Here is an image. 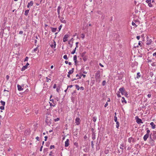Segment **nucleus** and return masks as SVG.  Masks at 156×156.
Returning <instances> with one entry per match:
<instances>
[{"instance_id": "nucleus-1", "label": "nucleus", "mask_w": 156, "mask_h": 156, "mask_svg": "<svg viewBox=\"0 0 156 156\" xmlns=\"http://www.w3.org/2000/svg\"><path fill=\"white\" fill-rule=\"evenodd\" d=\"M149 138H151L155 140H156V131H153L152 133L150 134Z\"/></svg>"}, {"instance_id": "nucleus-2", "label": "nucleus", "mask_w": 156, "mask_h": 156, "mask_svg": "<svg viewBox=\"0 0 156 156\" xmlns=\"http://www.w3.org/2000/svg\"><path fill=\"white\" fill-rule=\"evenodd\" d=\"M100 77V72L99 70L97 71L95 74V78L96 80L99 79Z\"/></svg>"}, {"instance_id": "nucleus-3", "label": "nucleus", "mask_w": 156, "mask_h": 156, "mask_svg": "<svg viewBox=\"0 0 156 156\" xmlns=\"http://www.w3.org/2000/svg\"><path fill=\"white\" fill-rule=\"evenodd\" d=\"M51 120L48 116H46L45 122L48 125L49 123H50V124H51Z\"/></svg>"}, {"instance_id": "nucleus-4", "label": "nucleus", "mask_w": 156, "mask_h": 156, "mask_svg": "<svg viewBox=\"0 0 156 156\" xmlns=\"http://www.w3.org/2000/svg\"><path fill=\"white\" fill-rule=\"evenodd\" d=\"M119 91L121 93L122 95H123L126 92L124 87H121L119 89Z\"/></svg>"}, {"instance_id": "nucleus-5", "label": "nucleus", "mask_w": 156, "mask_h": 156, "mask_svg": "<svg viewBox=\"0 0 156 156\" xmlns=\"http://www.w3.org/2000/svg\"><path fill=\"white\" fill-rule=\"evenodd\" d=\"M135 119L136 120V122L138 124L143 123V122L142 121V120L139 119L138 116H136L135 117Z\"/></svg>"}, {"instance_id": "nucleus-6", "label": "nucleus", "mask_w": 156, "mask_h": 156, "mask_svg": "<svg viewBox=\"0 0 156 156\" xmlns=\"http://www.w3.org/2000/svg\"><path fill=\"white\" fill-rule=\"evenodd\" d=\"M58 17L59 19L60 20L62 23L65 24L66 23V21L65 20H64L63 17H61L60 15H59V16L58 15Z\"/></svg>"}, {"instance_id": "nucleus-7", "label": "nucleus", "mask_w": 156, "mask_h": 156, "mask_svg": "<svg viewBox=\"0 0 156 156\" xmlns=\"http://www.w3.org/2000/svg\"><path fill=\"white\" fill-rule=\"evenodd\" d=\"M155 140L149 138V143L151 145L153 146L154 145Z\"/></svg>"}, {"instance_id": "nucleus-8", "label": "nucleus", "mask_w": 156, "mask_h": 156, "mask_svg": "<svg viewBox=\"0 0 156 156\" xmlns=\"http://www.w3.org/2000/svg\"><path fill=\"white\" fill-rule=\"evenodd\" d=\"M152 41L151 39H150L148 37H147V41H146V44L147 45H149L151 44Z\"/></svg>"}, {"instance_id": "nucleus-9", "label": "nucleus", "mask_w": 156, "mask_h": 156, "mask_svg": "<svg viewBox=\"0 0 156 156\" xmlns=\"http://www.w3.org/2000/svg\"><path fill=\"white\" fill-rule=\"evenodd\" d=\"M29 65V64L27 62L26 64L24 66H23L22 68V69H21V70L22 71H24L26 69H27V66H28Z\"/></svg>"}, {"instance_id": "nucleus-10", "label": "nucleus", "mask_w": 156, "mask_h": 156, "mask_svg": "<svg viewBox=\"0 0 156 156\" xmlns=\"http://www.w3.org/2000/svg\"><path fill=\"white\" fill-rule=\"evenodd\" d=\"M69 37V35L68 34H66L64 35L63 38V41L64 42L67 41V38Z\"/></svg>"}, {"instance_id": "nucleus-11", "label": "nucleus", "mask_w": 156, "mask_h": 156, "mask_svg": "<svg viewBox=\"0 0 156 156\" xmlns=\"http://www.w3.org/2000/svg\"><path fill=\"white\" fill-rule=\"evenodd\" d=\"M80 119L79 118H76L75 119V123L78 125L80 124Z\"/></svg>"}, {"instance_id": "nucleus-12", "label": "nucleus", "mask_w": 156, "mask_h": 156, "mask_svg": "<svg viewBox=\"0 0 156 156\" xmlns=\"http://www.w3.org/2000/svg\"><path fill=\"white\" fill-rule=\"evenodd\" d=\"M77 56L76 55H74L73 56V60L74 61L75 65H76L77 63Z\"/></svg>"}, {"instance_id": "nucleus-13", "label": "nucleus", "mask_w": 156, "mask_h": 156, "mask_svg": "<svg viewBox=\"0 0 156 156\" xmlns=\"http://www.w3.org/2000/svg\"><path fill=\"white\" fill-rule=\"evenodd\" d=\"M150 135L146 134L144 135L143 137V139L144 141H146L147 139L149 137Z\"/></svg>"}, {"instance_id": "nucleus-14", "label": "nucleus", "mask_w": 156, "mask_h": 156, "mask_svg": "<svg viewBox=\"0 0 156 156\" xmlns=\"http://www.w3.org/2000/svg\"><path fill=\"white\" fill-rule=\"evenodd\" d=\"M69 145V139H67L66 140V141L65 142V147H67Z\"/></svg>"}, {"instance_id": "nucleus-15", "label": "nucleus", "mask_w": 156, "mask_h": 156, "mask_svg": "<svg viewBox=\"0 0 156 156\" xmlns=\"http://www.w3.org/2000/svg\"><path fill=\"white\" fill-rule=\"evenodd\" d=\"M62 8V7L60 6H58V7L57 9V12H58V15L59 16L60 13V10Z\"/></svg>"}, {"instance_id": "nucleus-16", "label": "nucleus", "mask_w": 156, "mask_h": 156, "mask_svg": "<svg viewBox=\"0 0 156 156\" xmlns=\"http://www.w3.org/2000/svg\"><path fill=\"white\" fill-rule=\"evenodd\" d=\"M33 4V2L32 1H31L30 2H29L28 3L27 5V8H29L30 7V6H32Z\"/></svg>"}, {"instance_id": "nucleus-17", "label": "nucleus", "mask_w": 156, "mask_h": 156, "mask_svg": "<svg viewBox=\"0 0 156 156\" xmlns=\"http://www.w3.org/2000/svg\"><path fill=\"white\" fill-rule=\"evenodd\" d=\"M17 87L18 90L19 91H21L23 90V88L19 84L17 85Z\"/></svg>"}, {"instance_id": "nucleus-18", "label": "nucleus", "mask_w": 156, "mask_h": 156, "mask_svg": "<svg viewBox=\"0 0 156 156\" xmlns=\"http://www.w3.org/2000/svg\"><path fill=\"white\" fill-rule=\"evenodd\" d=\"M56 45V44L55 42L54 41H53V44H51L50 45V46L52 48H55V46Z\"/></svg>"}, {"instance_id": "nucleus-19", "label": "nucleus", "mask_w": 156, "mask_h": 156, "mask_svg": "<svg viewBox=\"0 0 156 156\" xmlns=\"http://www.w3.org/2000/svg\"><path fill=\"white\" fill-rule=\"evenodd\" d=\"M74 71V68H73L71 70H70L69 71V72H68V73L69 74H71L73 73Z\"/></svg>"}, {"instance_id": "nucleus-20", "label": "nucleus", "mask_w": 156, "mask_h": 156, "mask_svg": "<svg viewBox=\"0 0 156 156\" xmlns=\"http://www.w3.org/2000/svg\"><path fill=\"white\" fill-rule=\"evenodd\" d=\"M150 125L151 126L152 128L154 129L155 128V125H154L153 122H152L150 123Z\"/></svg>"}, {"instance_id": "nucleus-21", "label": "nucleus", "mask_w": 156, "mask_h": 156, "mask_svg": "<svg viewBox=\"0 0 156 156\" xmlns=\"http://www.w3.org/2000/svg\"><path fill=\"white\" fill-rule=\"evenodd\" d=\"M95 133H92V139L93 140H95Z\"/></svg>"}, {"instance_id": "nucleus-22", "label": "nucleus", "mask_w": 156, "mask_h": 156, "mask_svg": "<svg viewBox=\"0 0 156 156\" xmlns=\"http://www.w3.org/2000/svg\"><path fill=\"white\" fill-rule=\"evenodd\" d=\"M141 74L140 72H138L137 73V75L136 76V78L139 79L141 77Z\"/></svg>"}, {"instance_id": "nucleus-23", "label": "nucleus", "mask_w": 156, "mask_h": 156, "mask_svg": "<svg viewBox=\"0 0 156 156\" xmlns=\"http://www.w3.org/2000/svg\"><path fill=\"white\" fill-rule=\"evenodd\" d=\"M48 148H45L43 150V152L44 153H47V154L48 153Z\"/></svg>"}, {"instance_id": "nucleus-24", "label": "nucleus", "mask_w": 156, "mask_h": 156, "mask_svg": "<svg viewBox=\"0 0 156 156\" xmlns=\"http://www.w3.org/2000/svg\"><path fill=\"white\" fill-rule=\"evenodd\" d=\"M51 31L53 32H55L57 28H53L52 27H51Z\"/></svg>"}, {"instance_id": "nucleus-25", "label": "nucleus", "mask_w": 156, "mask_h": 156, "mask_svg": "<svg viewBox=\"0 0 156 156\" xmlns=\"http://www.w3.org/2000/svg\"><path fill=\"white\" fill-rule=\"evenodd\" d=\"M146 130H147V133H146V134H148V135H150V130L148 128H146Z\"/></svg>"}, {"instance_id": "nucleus-26", "label": "nucleus", "mask_w": 156, "mask_h": 156, "mask_svg": "<svg viewBox=\"0 0 156 156\" xmlns=\"http://www.w3.org/2000/svg\"><path fill=\"white\" fill-rule=\"evenodd\" d=\"M124 144L123 143H122L121 144V146L120 147V148L122 149L121 152L122 153L123 152V147H124Z\"/></svg>"}, {"instance_id": "nucleus-27", "label": "nucleus", "mask_w": 156, "mask_h": 156, "mask_svg": "<svg viewBox=\"0 0 156 156\" xmlns=\"http://www.w3.org/2000/svg\"><path fill=\"white\" fill-rule=\"evenodd\" d=\"M122 103L124 102L125 103H127V101H126L125 100V98L124 97H122Z\"/></svg>"}, {"instance_id": "nucleus-28", "label": "nucleus", "mask_w": 156, "mask_h": 156, "mask_svg": "<svg viewBox=\"0 0 156 156\" xmlns=\"http://www.w3.org/2000/svg\"><path fill=\"white\" fill-rule=\"evenodd\" d=\"M116 122V127L117 129H119V122L117 121Z\"/></svg>"}, {"instance_id": "nucleus-29", "label": "nucleus", "mask_w": 156, "mask_h": 156, "mask_svg": "<svg viewBox=\"0 0 156 156\" xmlns=\"http://www.w3.org/2000/svg\"><path fill=\"white\" fill-rule=\"evenodd\" d=\"M132 139H133V137H129L128 139V142L129 143H131V141H132Z\"/></svg>"}, {"instance_id": "nucleus-30", "label": "nucleus", "mask_w": 156, "mask_h": 156, "mask_svg": "<svg viewBox=\"0 0 156 156\" xmlns=\"http://www.w3.org/2000/svg\"><path fill=\"white\" fill-rule=\"evenodd\" d=\"M29 10H27L25 11V15L26 16H27L28 14V13L29 12Z\"/></svg>"}, {"instance_id": "nucleus-31", "label": "nucleus", "mask_w": 156, "mask_h": 156, "mask_svg": "<svg viewBox=\"0 0 156 156\" xmlns=\"http://www.w3.org/2000/svg\"><path fill=\"white\" fill-rule=\"evenodd\" d=\"M97 119V118L96 117H93L92 120L94 122H95Z\"/></svg>"}, {"instance_id": "nucleus-32", "label": "nucleus", "mask_w": 156, "mask_h": 156, "mask_svg": "<svg viewBox=\"0 0 156 156\" xmlns=\"http://www.w3.org/2000/svg\"><path fill=\"white\" fill-rule=\"evenodd\" d=\"M60 87L59 85L57 87V88H56V91L58 92H59V91L60 90Z\"/></svg>"}, {"instance_id": "nucleus-33", "label": "nucleus", "mask_w": 156, "mask_h": 156, "mask_svg": "<svg viewBox=\"0 0 156 156\" xmlns=\"http://www.w3.org/2000/svg\"><path fill=\"white\" fill-rule=\"evenodd\" d=\"M0 102L1 103L2 105L3 106H4L5 105V102L2 101H1Z\"/></svg>"}, {"instance_id": "nucleus-34", "label": "nucleus", "mask_w": 156, "mask_h": 156, "mask_svg": "<svg viewBox=\"0 0 156 156\" xmlns=\"http://www.w3.org/2000/svg\"><path fill=\"white\" fill-rule=\"evenodd\" d=\"M81 76H82V75H81L80 76H79V77L78 78H77L76 79V78H73V79L72 80V81H74V80H77V79H80L81 78Z\"/></svg>"}, {"instance_id": "nucleus-35", "label": "nucleus", "mask_w": 156, "mask_h": 156, "mask_svg": "<svg viewBox=\"0 0 156 156\" xmlns=\"http://www.w3.org/2000/svg\"><path fill=\"white\" fill-rule=\"evenodd\" d=\"M154 5L152 4L151 2H149L148 4V6H149V7H152L153 6V5Z\"/></svg>"}, {"instance_id": "nucleus-36", "label": "nucleus", "mask_w": 156, "mask_h": 156, "mask_svg": "<svg viewBox=\"0 0 156 156\" xmlns=\"http://www.w3.org/2000/svg\"><path fill=\"white\" fill-rule=\"evenodd\" d=\"M86 53V51H84V52L82 53L81 54V56L82 57H85V54Z\"/></svg>"}, {"instance_id": "nucleus-37", "label": "nucleus", "mask_w": 156, "mask_h": 156, "mask_svg": "<svg viewBox=\"0 0 156 156\" xmlns=\"http://www.w3.org/2000/svg\"><path fill=\"white\" fill-rule=\"evenodd\" d=\"M120 92L119 91H118L117 93V95L118 97H121V96L120 94Z\"/></svg>"}, {"instance_id": "nucleus-38", "label": "nucleus", "mask_w": 156, "mask_h": 156, "mask_svg": "<svg viewBox=\"0 0 156 156\" xmlns=\"http://www.w3.org/2000/svg\"><path fill=\"white\" fill-rule=\"evenodd\" d=\"M91 147L92 148H94V141H91Z\"/></svg>"}, {"instance_id": "nucleus-39", "label": "nucleus", "mask_w": 156, "mask_h": 156, "mask_svg": "<svg viewBox=\"0 0 156 156\" xmlns=\"http://www.w3.org/2000/svg\"><path fill=\"white\" fill-rule=\"evenodd\" d=\"M132 24L133 26H134L136 28L137 27V25L134 23L133 22L132 23Z\"/></svg>"}, {"instance_id": "nucleus-40", "label": "nucleus", "mask_w": 156, "mask_h": 156, "mask_svg": "<svg viewBox=\"0 0 156 156\" xmlns=\"http://www.w3.org/2000/svg\"><path fill=\"white\" fill-rule=\"evenodd\" d=\"M76 48H75L74 50H73V51L71 52V53L72 54H74L75 53Z\"/></svg>"}, {"instance_id": "nucleus-41", "label": "nucleus", "mask_w": 156, "mask_h": 156, "mask_svg": "<svg viewBox=\"0 0 156 156\" xmlns=\"http://www.w3.org/2000/svg\"><path fill=\"white\" fill-rule=\"evenodd\" d=\"M75 87H76V89L78 90H79L80 89V88L79 86L78 85H77V84L75 85Z\"/></svg>"}, {"instance_id": "nucleus-42", "label": "nucleus", "mask_w": 156, "mask_h": 156, "mask_svg": "<svg viewBox=\"0 0 156 156\" xmlns=\"http://www.w3.org/2000/svg\"><path fill=\"white\" fill-rule=\"evenodd\" d=\"M49 104H50V105L51 107V106L55 107L56 105V104H52V103H50V102H49Z\"/></svg>"}, {"instance_id": "nucleus-43", "label": "nucleus", "mask_w": 156, "mask_h": 156, "mask_svg": "<svg viewBox=\"0 0 156 156\" xmlns=\"http://www.w3.org/2000/svg\"><path fill=\"white\" fill-rule=\"evenodd\" d=\"M114 120L115 122H117V118L116 116H114Z\"/></svg>"}, {"instance_id": "nucleus-44", "label": "nucleus", "mask_w": 156, "mask_h": 156, "mask_svg": "<svg viewBox=\"0 0 156 156\" xmlns=\"http://www.w3.org/2000/svg\"><path fill=\"white\" fill-rule=\"evenodd\" d=\"M106 81L105 80L103 81L102 82V86H105L106 84Z\"/></svg>"}, {"instance_id": "nucleus-45", "label": "nucleus", "mask_w": 156, "mask_h": 156, "mask_svg": "<svg viewBox=\"0 0 156 156\" xmlns=\"http://www.w3.org/2000/svg\"><path fill=\"white\" fill-rule=\"evenodd\" d=\"M63 58L66 59V60H67L68 59V57H67V55H65L64 56H63Z\"/></svg>"}, {"instance_id": "nucleus-46", "label": "nucleus", "mask_w": 156, "mask_h": 156, "mask_svg": "<svg viewBox=\"0 0 156 156\" xmlns=\"http://www.w3.org/2000/svg\"><path fill=\"white\" fill-rule=\"evenodd\" d=\"M60 120V118H57L56 119H54V121L55 122H56L57 121H58Z\"/></svg>"}, {"instance_id": "nucleus-47", "label": "nucleus", "mask_w": 156, "mask_h": 156, "mask_svg": "<svg viewBox=\"0 0 156 156\" xmlns=\"http://www.w3.org/2000/svg\"><path fill=\"white\" fill-rule=\"evenodd\" d=\"M151 66H156V62H153L151 64Z\"/></svg>"}, {"instance_id": "nucleus-48", "label": "nucleus", "mask_w": 156, "mask_h": 156, "mask_svg": "<svg viewBox=\"0 0 156 156\" xmlns=\"http://www.w3.org/2000/svg\"><path fill=\"white\" fill-rule=\"evenodd\" d=\"M91 130L92 131V133H95V131L94 130V128H91Z\"/></svg>"}, {"instance_id": "nucleus-49", "label": "nucleus", "mask_w": 156, "mask_h": 156, "mask_svg": "<svg viewBox=\"0 0 156 156\" xmlns=\"http://www.w3.org/2000/svg\"><path fill=\"white\" fill-rule=\"evenodd\" d=\"M55 148V146L54 145H51L50 147V149H52L53 148Z\"/></svg>"}, {"instance_id": "nucleus-50", "label": "nucleus", "mask_w": 156, "mask_h": 156, "mask_svg": "<svg viewBox=\"0 0 156 156\" xmlns=\"http://www.w3.org/2000/svg\"><path fill=\"white\" fill-rule=\"evenodd\" d=\"M85 35L84 34H81V37L83 39L85 37Z\"/></svg>"}, {"instance_id": "nucleus-51", "label": "nucleus", "mask_w": 156, "mask_h": 156, "mask_svg": "<svg viewBox=\"0 0 156 156\" xmlns=\"http://www.w3.org/2000/svg\"><path fill=\"white\" fill-rule=\"evenodd\" d=\"M29 58L28 57H26L24 60V62L27 61L28 60Z\"/></svg>"}, {"instance_id": "nucleus-52", "label": "nucleus", "mask_w": 156, "mask_h": 156, "mask_svg": "<svg viewBox=\"0 0 156 156\" xmlns=\"http://www.w3.org/2000/svg\"><path fill=\"white\" fill-rule=\"evenodd\" d=\"M50 101H51V102L53 104H56V103H55L54 100V99H50Z\"/></svg>"}, {"instance_id": "nucleus-53", "label": "nucleus", "mask_w": 156, "mask_h": 156, "mask_svg": "<svg viewBox=\"0 0 156 156\" xmlns=\"http://www.w3.org/2000/svg\"><path fill=\"white\" fill-rule=\"evenodd\" d=\"M46 81L47 82H49V80H51L50 79L48 78V77H46Z\"/></svg>"}, {"instance_id": "nucleus-54", "label": "nucleus", "mask_w": 156, "mask_h": 156, "mask_svg": "<svg viewBox=\"0 0 156 156\" xmlns=\"http://www.w3.org/2000/svg\"><path fill=\"white\" fill-rule=\"evenodd\" d=\"M62 24L61 25L59 26V27H58V31H60V30H61L62 27Z\"/></svg>"}, {"instance_id": "nucleus-55", "label": "nucleus", "mask_w": 156, "mask_h": 156, "mask_svg": "<svg viewBox=\"0 0 156 156\" xmlns=\"http://www.w3.org/2000/svg\"><path fill=\"white\" fill-rule=\"evenodd\" d=\"M82 58H83V60L85 62V61H86L87 60V58H86V57H82Z\"/></svg>"}, {"instance_id": "nucleus-56", "label": "nucleus", "mask_w": 156, "mask_h": 156, "mask_svg": "<svg viewBox=\"0 0 156 156\" xmlns=\"http://www.w3.org/2000/svg\"><path fill=\"white\" fill-rule=\"evenodd\" d=\"M0 109L2 110H4V106H2L0 107Z\"/></svg>"}, {"instance_id": "nucleus-57", "label": "nucleus", "mask_w": 156, "mask_h": 156, "mask_svg": "<svg viewBox=\"0 0 156 156\" xmlns=\"http://www.w3.org/2000/svg\"><path fill=\"white\" fill-rule=\"evenodd\" d=\"M52 153H52V151H51L49 154V155L50 156H54V155L52 154Z\"/></svg>"}, {"instance_id": "nucleus-58", "label": "nucleus", "mask_w": 156, "mask_h": 156, "mask_svg": "<svg viewBox=\"0 0 156 156\" xmlns=\"http://www.w3.org/2000/svg\"><path fill=\"white\" fill-rule=\"evenodd\" d=\"M29 91V90L28 89H27L24 92V93L25 94H27Z\"/></svg>"}, {"instance_id": "nucleus-59", "label": "nucleus", "mask_w": 156, "mask_h": 156, "mask_svg": "<svg viewBox=\"0 0 156 156\" xmlns=\"http://www.w3.org/2000/svg\"><path fill=\"white\" fill-rule=\"evenodd\" d=\"M151 2V0H147L146 1V2L148 4L149 2Z\"/></svg>"}, {"instance_id": "nucleus-60", "label": "nucleus", "mask_w": 156, "mask_h": 156, "mask_svg": "<svg viewBox=\"0 0 156 156\" xmlns=\"http://www.w3.org/2000/svg\"><path fill=\"white\" fill-rule=\"evenodd\" d=\"M151 94H148V95H147V97L148 98H150L151 97Z\"/></svg>"}, {"instance_id": "nucleus-61", "label": "nucleus", "mask_w": 156, "mask_h": 156, "mask_svg": "<svg viewBox=\"0 0 156 156\" xmlns=\"http://www.w3.org/2000/svg\"><path fill=\"white\" fill-rule=\"evenodd\" d=\"M73 86L72 85H69V86H67V88L68 89L69 88H71L73 87Z\"/></svg>"}, {"instance_id": "nucleus-62", "label": "nucleus", "mask_w": 156, "mask_h": 156, "mask_svg": "<svg viewBox=\"0 0 156 156\" xmlns=\"http://www.w3.org/2000/svg\"><path fill=\"white\" fill-rule=\"evenodd\" d=\"M9 78V76L8 75H7L6 76V79L7 80H8Z\"/></svg>"}, {"instance_id": "nucleus-63", "label": "nucleus", "mask_w": 156, "mask_h": 156, "mask_svg": "<svg viewBox=\"0 0 156 156\" xmlns=\"http://www.w3.org/2000/svg\"><path fill=\"white\" fill-rule=\"evenodd\" d=\"M108 105V104L107 102H106L105 105H104V107H106Z\"/></svg>"}, {"instance_id": "nucleus-64", "label": "nucleus", "mask_w": 156, "mask_h": 156, "mask_svg": "<svg viewBox=\"0 0 156 156\" xmlns=\"http://www.w3.org/2000/svg\"><path fill=\"white\" fill-rule=\"evenodd\" d=\"M80 89L81 90H84V88L83 87H81Z\"/></svg>"}]
</instances>
